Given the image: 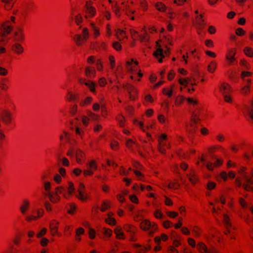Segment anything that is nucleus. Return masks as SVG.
Returning a JSON list of instances; mask_svg holds the SVG:
<instances>
[{
	"label": "nucleus",
	"mask_w": 253,
	"mask_h": 253,
	"mask_svg": "<svg viewBox=\"0 0 253 253\" xmlns=\"http://www.w3.org/2000/svg\"><path fill=\"white\" fill-rule=\"evenodd\" d=\"M247 169V168L246 167H240L238 169V172L244 180L243 189L247 191L253 192V179L250 177Z\"/></svg>",
	"instance_id": "obj_1"
},
{
	"label": "nucleus",
	"mask_w": 253,
	"mask_h": 253,
	"mask_svg": "<svg viewBox=\"0 0 253 253\" xmlns=\"http://www.w3.org/2000/svg\"><path fill=\"white\" fill-rule=\"evenodd\" d=\"M140 228L144 231H148V235L153 236L158 230V225L154 222H151L148 219H144L140 223Z\"/></svg>",
	"instance_id": "obj_2"
},
{
	"label": "nucleus",
	"mask_w": 253,
	"mask_h": 253,
	"mask_svg": "<svg viewBox=\"0 0 253 253\" xmlns=\"http://www.w3.org/2000/svg\"><path fill=\"white\" fill-rule=\"evenodd\" d=\"M89 32L87 28H84L82 34H76L73 37V41L77 46L85 44L89 39Z\"/></svg>",
	"instance_id": "obj_3"
},
{
	"label": "nucleus",
	"mask_w": 253,
	"mask_h": 253,
	"mask_svg": "<svg viewBox=\"0 0 253 253\" xmlns=\"http://www.w3.org/2000/svg\"><path fill=\"white\" fill-rule=\"evenodd\" d=\"M159 144L158 149L160 153L165 154L166 152V148H169L170 144L168 141L167 135L165 133H163L158 138Z\"/></svg>",
	"instance_id": "obj_4"
},
{
	"label": "nucleus",
	"mask_w": 253,
	"mask_h": 253,
	"mask_svg": "<svg viewBox=\"0 0 253 253\" xmlns=\"http://www.w3.org/2000/svg\"><path fill=\"white\" fill-rule=\"evenodd\" d=\"M199 112L194 111L191 117L187 127L191 133H195L196 130V125L200 121Z\"/></svg>",
	"instance_id": "obj_5"
},
{
	"label": "nucleus",
	"mask_w": 253,
	"mask_h": 253,
	"mask_svg": "<svg viewBox=\"0 0 253 253\" xmlns=\"http://www.w3.org/2000/svg\"><path fill=\"white\" fill-rule=\"evenodd\" d=\"M12 30V26L10 25L8 23L3 24L1 26H0V44L2 42L6 41V36Z\"/></svg>",
	"instance_id": "obj_6"
},
{
	"label": "nucleus",
	"mask_w": 253,
	"mask_h": 253,
	"mask_svg": "<svg viewBox=\"0 0 253 253\" xmlns=\"http://www.w3.org/2000/svg\"><path fill=\"white\" fill-rule=\"evenodd\" d=\"M96 13V8L92 5L91 1H87L84 6V17L86 19L94 17Z\"/></svg>",
	"instance_id": "obj_7"
},
{
	"label": "nucleus",
	"mask_w": 253,
	"mask_h": 253,
	"mask_svg": "<svg viewBox=\"0 0 253 253\" xmlns=\"http://www.w3.org/2000/svg\"><path fill=\"white\" fill-rule=\"evenodd\" d=\"M122 87L127 91L130 100L132 101L136 100L137 98V90L134 86L126 83L123 84Z\"/></svg>",
	"instance_id": "obj_8"
},
{
	"label": "nucleus",
	"mask_w": 253,
	"mask_h": 253,
	"mask_svg": "<svg viewBox=\"0 0 253 253\" xmlns=\"http://www.w3.org/2000/svg\"><path fill=\"white\" fill-rule=\"evenodd\" d=\"M211 160H214L215 161L213 163L211 162L207 163L206 167L209 170L211 171L214 168L219 167L223 164V159L217 158L215 155H211Z\"/></svg>",
	"instance_id": "obj_9"
},
{
	"label": "nucleus",
	"mask_w": 253,
	"mask_h": 253,
	"mask_svg": "<svg viewBox=\"0 0 253 253\" xmlns=\"http://www.w3.org/2000/svg\"><path fill=\"white\" fill-rule=\"evenodd\" d=\"M0 118L6 126L10 125L12 123V114L8 110H3L0 114Z\"/></svg>",
	"instance_id": "obj_10"
},
{
	"label": "nucleus",
	"mask_w": 253,
	"mask_h": 253,
	"mask_svg": "<svg viewBox=\"0 0 253 253\" xmlns=\"http://www.w3.org/2000/svg\"><path fill=\"white\" fill-rule=\"evenodd\" d=\"M85 186L82 183L79 185L78 189V194L76 195L77 198L82 202H85L89 199L87 194L84 192Z\"/></svg>",
	"instance_id": "obj_11"
},
{
	"label": "nucleus",
	"mask_w": 253,
	"mask_h": 253,
	"mask_svg": "<svg viewBox=\"0 0 253 253\" xmlns=\"http://www.w3.org/2000/svg\"><path fill=\"white\" fill-rule=\"evenodd\" d=\"M25 34L22 28L18 27L14 34V41L17 42L23 43L25 41Z\"/></svg>",
	"instance_id": "obj_12"
},
{
	"label": "nucleus",
	"mask_w": 253,
	"mask_h": 253,
	"mask_svg": "<svg viewBox=\"0 0 253 253\" xmlns=\"http://www.w3.org/2000/svg\"><path fill=\"white\" fill-rule=\"evenodd\" d=\"M237 52V49L236 48H231L228 49L226 54L225 58L229 61V64H233L235 61L236 58L235 56Z\"/></svg>",
	"instance_id": "obj_13"
},
{
	"label": "nucleus",
	"mask_w": 253,
	"mask_h": 253,
	"mask_svg": "<svg viewBox=\"0 0 253 253\" xmlns=\"http://www.w3.org/2000/svg\"><path fill=\"white\" fill-rule=\"evenodd\" d=\"M59 224V222L55 219H53L50 221L49 223V229L52 236H54L56 235H59L58 232Z\"/></svg>",
	"instance_id": "obj_14"
},
{
	"label": "nucleus",
	"mask_w": 253,
	"mask_h": 253,
	"mask_svg": "<svg viewBox=\"0 0 253 253\" xmlns=\"http://www.w3.org/2000/svg\"><path fill=\"white\" fill-rule=\"evenodd\" d=\"M80 94L77 92L68 91L65 96V99L68 102H77L79 100Z\"/></svg>",
	"instance_id": "obj_15"
},
{
	"label": "nucleus",
	"mask_w": 253,
	"mask_h": 253,
	"mask_svg": "<svg viewBox=\"0 0 253 253\" xmlns=\"http://www.w3.org/2000/svg\"><path fill=\"white\" fill-rule=\"evenodd\" d=\"M30 205V201L28 199H24L23 200L19 207L20 211L23 215L25 214L29 211Z\"/></svg>",
	"instance_id": "obj_16"
},
{
	"label": "nucleus",
	"mask_w": 253,
	"mask_h": 253,
	"mask_svg": "<svg viewBox=\"0 0 253 253\" xmlns=\"http://www.w3.org/2000/svg\"><path fill=\"white\" fill-rule=\"evenodd\" d=\"M194 24L198 29L201 30L204 28L206 23L205 20L203 19V14H201L196 17Z\"/></svg>",
	"instance_id": "obj_17"
},
{
	"label": "nucleus",
	"mask_w": 253,
	"mask_h": 253,
	"mask_svg": "<svg viewBox=\"0 0 253 253\" xmlns=\"http://www.w3.org/2000/svg\"><path fill=\"white\" fill-rule=\"evenodd\" d=\"M189 181L192 185H195L199 181V177L197 172L194 169H191L190 172L187 174Z\"/></svg>",
	"instance_id": "obj_18"
},
{
	"label": "nucleus",
	"mask_w": 253,
	"mask_h": 253,
	"mask_svg": "<svg viewBox=\"0 0 253 253\" xmlns=\"http://www.w3.org/2000/svg\"><path fill=\"white\" fill-rule=\"evenodd\" d=\"M12 51L17 55H21L24 52V49L20 42H16L11 46Z\"/></svg>",
	"instance_id": "obj_19"
},
{
	"label": "nucleus",
	"mask_w": 253,
	"mask_h": 253,
	"mask_svg": "<svg viewBox=\"0 0 253 253\" xmlns=\"http://www.w3.org/2000/svg\"><path fill=\"white\" fill-rule=\"evenodd\" d=\"M46 195L49 198L50 201L53 204L58 203L60 201V197L55 191L53 192H48Z\"/></svg>",
	"instance_id": "obj_20"
},
{
	"label": "nucleus",
	"mask_w": 253,
	"mask_h": 253,
	"mask_svg": "<svg viewBox=\"0 0 253 253\" xmlns=\"http://www.w3.org/2000/svg\"><path fill=\"white\" fill-rule=\"evenodd\" d=\"M76 161L78 164H83L85 160V155L84 153L81 149H79L76 152Z\"/></svg>",
	"instance_id": "obj_21"
},
{
	"label": "nucleus",
	"mask_w": 253,
	"mask_h": 253,
	"mask_svg": "<svg viewBox=\"0 0 253 253\" xmlns=\"http://www.w3.org/2000/svg\"><path fill=\"white\" fill-rule=\"evenodd\" d=\"M197 250L200 253H209L212 251V248L208 249L206 245L202 242L198 243L196 246Z\"/></svg>",
	"instance_id": "obj_22"
},
{
	"label": "nucleus",
	"mask_w": 253,
	"mask_h": 253,
	"mask_svg": "<svg viewBox=\"0 0 253 253\" xmlns=\"http://www.w3.org/2000/svg\"><path fill=\"white\" fill-rule=\"evenodd\" d=\"M219 91L222 94V95L230 94L232 92L231 87L228 84L223 83L219 87Z\"/></svg>",
	"instance_id": "obj_23"
},
{
	"label": "nucleus",
	"mask_w": 253,
	"mask_h": 253,
	"mask_svg": "<svg viewBox=\"0 0 253 253\" xmlns=\"http://www.w3.org/2000/svg\"><path fill=\"white\" fill-rule=\"evenodd\" d=\"M191 232L193 235L196 238H200L203 233V230L197 225L190 227Z\"/></svg>",
	"instance_id": "obj_24"
},
{
	"label": "nucleus",
	"mask_w": 253,
	"mask_h": 253,
	"mask_svg": "<svg viewBox=\"0 0 253 253\" xmlns=\"http://www.w3.org/2000/svg\"><path fill=\"white\" fill-rule=\"evenodd\" d=\"M224 151V148L220 145H214L210 146L208 148V153L211 154L212 155H213V154L218 151Z\"/></svg>",
	"instance_id": "obj_25"
},
{
	"label": "nucleus",
	"mask_w": 253,
	"mask_h": 253,
	"mask_svg": "<svg viewBox=\"0 0 253 253\" xmlns=\"http://www.w3.org/2000/svg\"><path fill=\"white\" fill-rule=\"evenodd\" d=\"M126 147L131 151H134V150L138 147V144L136 141L131 139H128L126 140Z\"/></svg>",
	"instance_id": "obj_26"
},
{
	"label": "nucleus",
	"mask_w": 253,
	"mask_h": 253,
	"mask_svg": "<svg viewBox=\"0 0 253 253\" xmlns=\"http://www.w3.org/2000/svg\"><path fill=\"white\" fill-rule=\"evenodd\" d=\"M114 233L116 235V239L119 240H124L125 239V237L124 236V233L122 231V228L120 226H117L114 229Z\"/></svg>",
	"instance_id": "obj_27"
},
{
	"label": "nucleus",
	"mask_w": 253,
	"mask_h": 253,
	"mask_svg": "<svg viewBox=\"0 0 253 253\" xmlns=\"http://www.w3.org/2000/svg\"><path fill=\"white\" fill-rule=\"evenodd\" d=\"M85 76L88 78H93L96 75V72L94 68L87 67L85 69Z\"/></svg>",
	"instance_id": "obj_28"
},
{
	"label": "nucleus",
	"mask_w": 253,
	"mask_h": 253,
	"mask_svg": "<svg viewBox=\"0 0 253 253\" xmlns=\"http://www.w3.org/2000/svg\"><path fill=\"white\" fill-rule=\"evenodd\" d=\"M55 191L59 194H62L63 196L66 199H69V194H67L66 188L63 186L57 187L55 188Z\"/></svg>",
	"instance_id": "obj_29"
},
{
	"label": "nucleus",
	"mask_w": 253,
	"mask_h": 253,
	"mask_svg": "<svg viewBox=\"0 0 253 253\" xmlns=\"http://www.w3.org/2000/svg\"><path fill=\"white\" fill-rule=\"evenodd\" d=\"M124 230L129 233H133L134 231H138V229L135 226L130 224H126L123 226Z\"/></svg>",
	"instance_id": "obj_30"
},
{
	"label": "nucleus",
	"mask_w": 253,
	"mask_h": 253,
	"mask_svg": "<svg viewBox=\"0 0 253 253\" xmlns=\"http://www.w3.org/2000/svg\"><path fill=\"white\" fill-rule=\"evenodd\" d=\"M126 4V8H125V11H126V14L128 16H129L130 15L134 13L135 10H134L133 9H131L130 8V5L133 4L132 2L128 3V1H126V2L125 1V2H123L122 3V4Z\"/></svg>",
	"instance_id": "obj_31"
},
{
	"label": "nucleus",
	"mask_w": 253,
	"mask_h": 253,
	"mask_svg": "<svg viewBox=\"0 0 253 253\" xmlns=\"http://www.w3.org/2000/svg\"><path fill=\"white\" fill-rule=\"evenodd\" d=\"M16 1V0H1V1L4 3L5 9L8 10L12 8Z\"/></svg>",
	"instance_id": "obj_32"
},
{
	"label": "nucleus",
	"mask_w": 253,
	"mask_h": 253,
	"mask_svg": "<svg viewBox=\"0 0 253 253\" xmlns=\"http://www.w3.org/2000/svg\"><path fill=\"white\" fill-rule=\"evenodd\" d=\"M174 85L172 84L170 87H164L162 90L163 93L167 95L168 97L170 98L172 95L173 89L174 88Z\"/></svg>",
	"instance_id": "obj_33"
},
{
	"label": "nucleus",
	"mask_w": 253,
	"mask_h": 253,
	"mask_svg": "<svg viewBox=\"0 0 253 253\" xmlns=\"http://www.w3.org/2000/svg\"><path fill=\"white\" fill-rule=\"evenodd\" d=\"M93 100V98L91 96H87L84 99L82 100L80 102V106L81 107H86L89 105Z\"/></svg>",
	"instance_id": "obj_34"
},
{
	"label": "nucleus",
	"mask_w": 253,
	"mask_h": 253,
	"mask_svg": "<svg viewBox=\"0 0 253 253\" xmlns=\"http://www.w3.org/2000/svg\"><path fill=\"white\" fill-rule=\"evenodd\" d=\"M133 247L136 249L135 252L136 253H146L147 249L145 246H142L139 244H134L133 245Z\"/></svg>",
	"instance_id": "obj_35"
},
{
	"label": "nucleus",
	"mask_w": 253,
	"mask_h": 253,
	"mask_svg": "<svg viewBox=\"0 0 253 253\" xmlns=\"http://www.w3.org/2000/svg\"><path fill=\"white\" fill-rule=\"evenodd\" d=\"M85 85L88 87L90 92L94 94H96V84L94 82L90 80L87 81V83H85Z\"/></svg>",
	"instance_id": "obj_36"
},
{
	"label": "nucleus",
	"mask_w": 253,
	"mask_h": 253,
	"mask_svg": "<svg viewBox=\"0 0 253 253\" xmlns=\"http://www.w3.org/2000/svg\"><path fill=\"white\" fill-rule=\"evenodd\" d=\"M66 208L67 209V213L71 215H74L76 210V206L74 203H69L67 205Z\"/></svg>",
	"instance_id": "obj_37"
},
{
	"label": "nucleus",
	"mask_w": 253,
	"mask_h": 253,
	"mask_svg": "<svg viewBox=\"0 0 253 253\" xmlns=\"http://www.w3.org/2000/svg\"><path fill=\"white\" fill-rule=\"evenodd\" d=\"M138 64V62L137 61H134L133 59L127 61L126 63V67L127 70H132V67L135 68Z\"/></svg>",
	"instance_id": "obj_38"
},
{
	"label": "nucleus",
	"mask_w": 253,
	"mask_h": 253,
	"mask_svg": "<svg viewBox=\"0 0 253 253\" xmlns=\"http://www.w3.org/2000/svg\"><path fill=\"white\" fill-rule=\"evenodd\" d=\"M223 223L225 228L232 227L229 217L226 214H224L223 215Z\"/></svg>",
	"instance_id": "obj_39"
},
{
	"label": "nucleus",
	"mask_w": 253,
	"mask_h": 253,
	"mask_svg": "<svg viewBox=\"0 0 253 253\" xmlns=\"http://www.w3.org/2000/svg\"><path fill=\"white\" fill-rule=\"evenodd\" d=\"M168 239V236L165 233H163L161 234V237L156 236L154 238V241L157 244H160L161 240L163 241H166Z\"/></svg>",
	"instance_id": "obj_40"
},
{
	"label": "nucleus",
	"mask_w": 253,
	"mask_h": 253,
	"mask_svg": "<svg viewBox=\"0 0 253 253\" xmlns=\"http://www.w3.org/2000/svg\"><path fill=\"white\" fill-rule=\"evenodd\" d=\"M116 35L119 41H122L126 38V32L124 30L119 29L116 31Z\"/></svg>",
	"instance_id": "obj_41"
},
{
	"label": "nucleus",
	"mask_w": 253,
	"mask_h": 253,
	"mask_svg": "<svg viewBox=\"0 0 253 253\" xmlns=\"http://www.w3.org/2000/svg\"><path fill=\"white\" fill-rule=\"evenodd\" d=\"M156 9L161 12H164L166 11L167 7L165 4L162 2H158L155 4Z\"/></svg>",
	"instance_id": "obj_42"
},
{
	"label": "nucleus",
	"mask_w": 253,
	"mask_h": 253,
	"mask_svg": "<svg viewBox=\"0 0 253 253\" xmlns=\"http://www.w3.org/2000/svg\"><path fill=\"white\" fill-rule=\"evenodd\" d=\"M111 202L108 200H105L103 201L102 205L100 208V211L102 212L105 211L106 210L109 209L110 207Z\"/></svg>",
	"instance_id": "obj_43"
},
{
	"label": "nucleus",
	"mask_w": 253,
	"mask_h": 253,
	"mask_svg": "<svg viewBox=\"0 0 253 253\" xmlns=\"http://www.w3.org/2000/svg\"><path fill=\"white\" fill-rule=\"evenodd\" d=\"M66 190H67V194H69V198L75 192V187L74 184L72 182L69 181L68 182V186L67 187Z\"/></svg>",
	"instance_id": "obj_44"
},
{
	"label": "nucleus",
	"mask_w": 253,
	"mask_h": 253,
	"mask_svg": "<svg viewBox=\"0 0 253 253\" xmlns=\"http://www.w3.org/2000/svg\"><path fill=\"white\" fill-rule=\"evenodd\" d=\"M154 55L157 57L158 56H160L161 57V58H160L158 60L159 62L161 63L162 62V58H164V55L163 54V50L161 48H158L156 51L154 53Z\"/></svg>",
	"instance_id": "obj_45"
},
{
	"label": "nucleus",
	"mask_w": 253,
	"mask_h": 253,
	"mask_svg": "<svg viewBox=\"0 0 253 253\" xmlns=\"http://www.w3.org/2000/svg\"><path fill=\"white\" fill-rule=\"evenodd\" d=\"M244 54L249 57H253V48L251 47L246 46L244 48Z\"/></svg>",
	"instance_id": "obj_46"
},
{
	"label": "nucleus",
	"mask_w": 253,
	"mask_h": 253,
	"mask_svg": "<svg viewBox=\"0 0 253 253\" xmlns=\"http://www.w3.org/2000/svg\"><path fill=\"white\" fill-rule=\"evenodd\" d=\"M186 99V98L182 95L177 96L175 99V105L176 106H180Z\"/></svg>",
	"instance_id": "obj_47"
},
{
	"label": "nucleus",
	"mask_w": 253,
	"mask_h": 253,
	"mask_svg": "<svg viewBox=\"0 0 253 253\" xmlns=\"http://www.w3.org/2000/svg\"><path fill=\"white\" fill-rule=\"evenodd\" d=\"M168 187L171 189H178L180 187V184L177 181H171L168 183Z\"/></svg>",
	"instance_id": "obj_48"
},
{
	"label": "nucleus",
	"mask_w": 253,
	"mask_h": 253,
	"mask_svg": "<svg viewBox=\"0 0 253 253\" xmlns=\"http://www.w3.org/2000/svg\"><path fill=\"white\" fill-rule=\"evenodd\" d=\"M217 63L215 61H211L208 67V70L209 72L213 73L216 70Z\"/></svg>",
	"instance_id": "obj_49"
},
{
	"label": "nucleus",
	"mask_w": 253,
	"mask_h": 253,
	"mask_svg": "<svg viewBox=\"0 0 253 253\" xmlns=\"http://www.w3.org/2000/svg\"><path fill=\"white\" fill-rule=\"evenodd\" d=\"M90 25L91 26L92 30L93 31V34L94 35V38H97L100 35L99 29L98 27H97L95 26L94 23H92L90 24Z\"/></svg>",
	"instance_id": "obj_50"
},
{
	"label": "nucleus",
	"mask_w": 253,
	"mask_h": 253,
	"mask_svg": "<svg viewBox=\"0 0 253 253\" xmlns=\"http://www.w3.org/2000/svg\"><path fill=\"white\" fill-rule=\"evenodd\" d=\"M89 169L92 170L93 171H95L97 169V166L96 161L94 160H91L87 164Z\"/></svg>",
	"instance_id": "obj_51"
},
{
	"label": "nucleus",
	"mask_w": 253,
	"mask_h": 253,
	"mask_svg": "<svg viewBox=\"0 0 253 253\" xmlns=\"http://www.w3.org/2000/svg\"><path fill=\"white\" fill-rule=\"evenodd\" d=\"M70 135L69 134L66 132L64 131L60 135V139L62 142H65L68 141Z\"/></svg>",
	"instance_id": "obj_52"
},
{
	"label": "nucleus",
	"mask_w": 253,
	"mask_h": 253,
	"mask_svg": "<svg viewBox=\"0 0 253 253\" xmlns=\"http://www.w3.org/2000/svg\"><path fill=\"white\" fill-rule=\"evenodd\" d=\"M7 81H8V80L5 78L3 79L1 81L2 82L0 84V88L2 90L6 91L8 89V88H9L8 85L5 83Z\"/></svg>",
	"instance_id": "obj_53"
},
{
	"label": "nucleus",
	"mask_w": 253,
	"mask_h": 253,
	"mask_svg": "<svg viewBox=\"0 0 253 253\" xmlns=\"http://www.w3.org/2000/svg\"><path fill=\"white\" fill-rule=\"evenodd\" d=\"M117 121L119 123V125L123 127L125 126V117L122 115H119L116 118Z\"/></svg>",
	"instance_id": "obj_54"
},
{
	"label": "nucleus",
	"mask_w": 253,
	"mask_h": 253,
	"mask_svg": "<svg viewBox=\"0 0 253 253\" xmlns=\"http://www.w3.org/2000/svg\"><path fill=\"white\" fill-rule=\"evenodd\" d=\"M43 183L44 189L47 192V193L50 192V189H51L50 182L49 181H43Z\"/></svg>",
	"instance_id": "obj_55"
},
{
	"label": "nucleus",
	"mask_w": 253,
	"mask_h": 253,
	"mask_svg": "<svg viewBox=\"0 0 253 253\" xmlns=\"http://www.w3.org/2000/svg\"><path fill=\"white\" fill-rule=\"evenodd\" d=\"M96 68L98 71L103 70V63L101 59H98L96 62Z\"/></svg>",
	"instance_id": "obj_56"
},
{
	"label": "nucleus",
	"mask_w": 253,
	"mask_h": 253,
	"mask_svg": "<svg viewBox=\"0 0 253 253\" xmlns=\"http://www.w3.org/2000/svg\"><path fill=\"white\" fill-rule=\"evenodd\" d=\"M105 221L107 224L112 226L115 225L116 223V219L114 218L111 217H108L106 219Z\"/></svg>",
	"instance_id": "obj_57"
},
{
	"label": "nucleus",
	"mask_w": 253,
	"mask_h": 253,
	"mask_svg": "<svg viewBox=\"0 0 253 253\" xmlns=\"http://www.w3.org/2000/svg\"><path fill=\"white\" fill-rule=\"evenodd\" d=\"M112 10L115 13L116 16H120V8L116 3L115 5H112Z\"/></svg>",
	"instance_id": "obj_58"
},
{
	"label": "nucleus",
	"mask_w": 253,
	"mask_h": 253,
	"mask_svg": "<svg viewBox=\"0 0 253 253\" xmlns=\"http://www.w3.org/2000/svg\"><path fill=\"white\" fill-rule=\"evenodd\" d=\"M112 46L113 48L118 51H120L122 50V47L121 43L118 42H114L112 43Z\"/></svg>",
	"instance_id": "obj_59"
},
{
	"label": "nucleus",
	"mask_w": 253,
	"mask_h": 253,
	"mask_svg": "<svg viewBox=\"0 0 253 253\" xmlns=\"http://www.w3.org/2000/svg\"><path fill=\"white\" fill-rule=\"evenodd\" d=\"M47 232V229L45 227L42 228L41 230L37 234L36 237L38 238H41L44 236Z\"/></svg>",
	"instance_id": "obj_60"
},
{
	"label": "nucleus",
	"mask_w": 253,
	"mask_h": 253,
	"mask_svg": "<svg viewBox=\"0 0 253 253\" xmlns=\"http://www.w3.org/2000/svg\"><path fill=\"white\" fill-rule=\"evenodd\" d=\"M241 93L243 94H247L250 92V86L249 85H246L241 88Z\"/></svg>",
	"instance_id": "obj_61"
},
{
	"label": "nucleus",
	"mask_w": 253,
	"mask_h": 253,
	"mask_svg": "<svg viewBox=\"0 0 253 253\" xmlns=\"http://www.w3.org/2000/svg\"><path fill=\"white\" fill-rule=\"evenodd\" d=\"M44 207L48 212H51L52 210V206L48 201L44 203Z\"/></svg>",
	"instance_id": "obj_62"
},
{
	"label": "nucleus",
	"mask_w": 253,
	"mask_h": 253,
	"mask_svg": "<svg viewBox=\"0 0 253 253\" xmlns=\"http://www.w3.org/2000/svg\"><path fill=\"white\" fill-rule=\"evenodd\" d=\"M109 62H110L111 68L112 69H113L116 66L115 59L114 56L113 55L109 56Z\"/></svg>",
	"instance_id": "obj_63"
},
{
	"label": "nucleus",
	"mask_w": 253,
	"mask_h": 253,
	"mask_svg": "<svg viewBox=\"0 0 253 253\" xmlns=\"http://www.w3.org/2000/svg\"><path fill=\"white\" fill-rule=\"evenodd\" d=\"M88 116L89 119L93 121H96L99 119V117L97 115L90 111L88 113Z\"/></svg>",
	"instance_id": "obj_64"
}]
</instances>
